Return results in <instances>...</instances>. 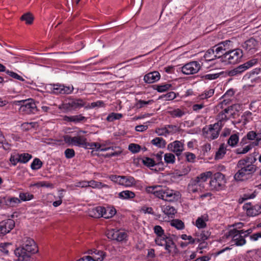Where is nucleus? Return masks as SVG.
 Masks as SVG:
<instances>
[{
    "mask_svg": "<svg viewBox=\"0 0 261 261\" xmlns=\"http://www.w3.org/2000/svg\"><path fill=\"white\" fill-rule=\"evenodd\" d=\"M256 167L253 164H248L247 166L244 168L242 171H244L246 175H249L253 173L256 171Z\"/></svg>",
    "mask_w": 261,
    "mask_h": 261,
    "instance_id": "41",
    "label": "nucleus"
},
{
    "mask_svg": "<svg viewBox=\"0 0 261 261\" xmlns=\"http://www.w3.org/2000/svg\"><path fill=\"white\" fill-rule=\"evenodd\" d=\"M203 57L206 61H211L216 58H221L222 55H218L216 53L215 49L213 47L206 51Z\"/></svg>",
    "mask_w": 261,
    "mask_h": 261,
    "instance_id": "19",
    "label": "nucleus"
},
{
    "mask_svg": "<svg viewBox=\"0 0 261 261\" xmlns=\"http://www.w3.org/2000/svg\"><path fill=\"white\" fill-rule=\"evenodd\" d=\"M179 198V192L170 189H162L160 195L161 199L169 202L177 200Z\"/></svg>",
    "mask_w": 261,
    "mask_h": 261,
    "instance_id": "5",
    "label": "nucleus"
},
{
    "mask_svg": "<svg viewBox=\"0 0 261 261\" xmlns=\"http://www.w3.org/2000/svg\"><path fill=\"white\" fill-rule=\"evenodd\" d=\"M207 216H202L198 217L195 222V225L198 228H203L206 226L205 221H207Z\"/></svg>",
    "mask_w": 261,
    "mask_h": 261,
    "instance_id": "30",
    "label": "nucleus"
},
{
    "mask_svg": "<svg viewBox=\"0 0 261 261\" xmlns=\"http://www.w3.org/2000/svg\"><path fill=\"white\" fill-rule=\"evenodd\" d=\"M104 207L97 206L93 208L90 212L89 215L94 218L103 217Z\"/></svg>",
    "mask_w": 261,
    "mask_h": 261,
    "instance_id": "23",
    "label": "nucleus"
},
{
    "mask_svg": "<svg viewBox=\"0 0 261 261\" xmlns=\"http://www.w3.org/2000/svg\"><path fill=\"white\" fill-rule=\"evenodd\" d=\"M154 232L158 236V237H162L163 236H165L164 234V230L159 225H156L154 226Z\"/></svg>",
    "mask_w": 261,
    "mask_h": 261,
    "instance_id": "58",
    "label": "nucleus"
},
{
    "mask_svg": "<svg viewBox=\"0 0 261 261\" xmlns=\"http://www.w3.org/2000/svg\"><path fill=\"white\" fill-rule=\"evenodd\" d=\"M5 202L6 205L13 207L16 205V204H18L20 202V199L16 197H11L7 199H5Z\"/></svg>",
    "mask_w": 261,
    "mask_h": 261,
    "instance_id": "33",
    "label": "nucleus"
},
{
    "mask_svg": "<svg viewBox=\"0 0 261 261\" xmlns=\"http://www.w3.org/2000/svg\"><path fill=\"white\" fill-rule=\"evenodd\" d=\"M120 198L123 199H129L134 198L135 194L134 192L130 191H123L119 194Z\"/></svg>",
    "mask_w": 261,
    "mask_h": 261,
    "instance_id": "37",
    "label": "nucleus"
},
{
    "mask_svg": "<svg viewBox=\"0 0 261 261\" xmlns=\"http://www.w3.org/2000/svg\"><path fill=\"white\" fill-rule=\"evenodd\" d=\"M218 119L219 120L218 122H219V125H221V127L223 125V122L226 121L228 120L229 118L225 114V113H220L218 116Z\"/></svg>",
    "mask_w": 261,
    "mask_h": 261,
    "instance_id": "47",
    "label": "nucleus"
},
{
    "mask_svg": "<svg viewBox=\"0 0 261 261\" xmlns=\"http://www.w3.org/2000/svg\"><path fill=\"white\" fill-rule=\"evenodd\" d=\"M122 117V115L119 113H112L107 118L108 121H113L114 120L119 119Z\"/></svg>",
    "mask_w": 261,
    "mask_h": 261,
    "instance_id": "48",
    "label": "nucleus"
},
{
    "mask_svg": "<svg viewBox=\"0 0 261 261\" xmlns=\"http://www.w3.org/2000/svg\"><path fill=\"white\" fill-rule=\"evenodd\" d=\"M196 236H197V237L196 238V242H200L201 241L207 240L209 236V233L207 231H203L201 233H200V235H198L196 233Z\"/></svg>",
    "mask_w": 261,
    "mask_h": 261,
    "instance_id": "46",
    "label": "nucleus"
},
{
    "mask_svg": "<svg viewBox=\"0 0 261 261\" xmlns=\"http://www.w3.org/2000/svg\"><path fill=\"white\" fill-rule=\"evenodd\" d=\"M141 148V146L139 145L136 144H130L128 146V149L133 153L138 152Z\"/></svg>",
    "mask_w": 261,
    "mask_h": 261,
    "instance_id": "56",
    "label": "nucleus"
},
{
    "mask_svg": "<svg viewBox=\"0 0 261 261\" xmlns=\"http://www.w3.org/2000/svg\"><path fill=\"white\" fill-rule=\"evenodd\" d=\"M169 237H167L166 236H163L162 237H158L155 240V243L160 246H164L165 244L166 240H167Z\"/></svg>",
    "mask_w": 261,
    "mask_h": 261,
    "instance_id": "54",
    "label": "nucleus"
},
{
    "mask_svg": "<svg viewBox=\"0 0 261 261\" xmlns=\"http://www.w3.org/2000/svg\"><path fill=\"white\" fill-rule=\"evenodd\" d=\"M243 47L251 54L254 53L258 47V41L253 37L250 38L244 42Z\"/></svg>",
    "mask_w": 261,
    "mask_h": 261,
    "instance_id": "11",
    "label": "nucleus"
},
{
    "mask_svg": "<svg viewBox=\"0 0 261 261\" xmlns=\"http://www.w3.org/2000/svg\"><path fill=\"white\" fill-rule=\"evenodd\" d=\"M6 72L7 74H8L11 77H12L15 79L18 80L20 81H24V79L22 77H21V76L18 75L17 73H16L13 71H9V70H7L6 71Z\"/></svg>",
    "mask_w": 261,
    "mask_h": 261,
    "instance_id": "55",
    "label": "nucleus"
},
{
    "mask_svg": "<svg viewBox=\"0 0 261 261\" xmlns=\"http://www.w3.org/2000/svg\"><path fill=\"white\" fill-rule=\"evenodd\" d=\"M162 151H160L155 155V164L157 165H163V162L162 161Z\"/></svg>",
    "mask_w": 261,
    "mask_h": 261,
    "instance_id": "61",
    "label": "nucleus"
},
{
    "mask_svg": "<svg viewBox=\"0 0 261 261\" xmlns=\"http://www.w3.org/2000/svg\"><path fill=\"white\" fill-rule=\"evenodd\" d=\"M212 175V173L211 171H208L201 174L199 176H197L194 179L197 181V183L198 184V186H199L200 187H204V186L202 184L203 182L206 181L207 179L209 177H211Z\"/></svg>",
    "mask_w": 261,
    "mask_h": 261,
    "instance_id": "21",
    "label": "nucleus"
},
{
    "mask_svg": "<svg viewBox=\"0 0 261 261\" xmlns=\"http://www.w3.org/2000/svg\"><path fill=\"white\" fill-rule=\"evenodd\" d=\"M153 102V100H149L148 101H145L143 100H139L136 104V106L137 108H141L147 105H150Z\"/></svg>",
    "mask_w": 261,
    "mask_h": 261,
    "instance_id": "51",
    "label": "nucleus"
},
{
    "mask_svg": "<svg viewBox=\"0 0 261 261\" xmlns=\"http://www.w3.org/2000/svg\"><path fill=\"white\" fill-rule=\"evenodd\" d=\"M73 87L65 86L63 85L56 84L53 85V92L56 94H68L73 90Z\"/></svg>",
    "mask_w": 261,
    "mask_h": 261,
    "instance_id": "14",
    "label": "nucleus"
},
{
    "mask_svg": "<svg viewBox=\"0 0 261 261\" xmlns=\"http://www.w3.org/2000/svg\"><path fill=\"white\" fill-rule=\"evenodd\" d=\"M171 225L178 229H182L184 228V223L178 219H174L171 222Z\"/></svg>",
    "mask_w": 261,
    "mask_h": 261,
    "instance_id": "42",
    "label": "nucleus"
},
{
    "mask_svg": "<svg viewBox=\"0 0 261 261\" xmlns=\"http://www.w3.org/2000/svg\"><path fill=\"white\" fill-rule=\"evenodd\" d=\"M175 158L171 153H166L164 155V160L167 164H173L175 162Z\"/></svg>",
    "mask_w": 261,
    "mask_h": 261,
    "instance_id": "43",
    "label": "nucleus"
},
{
    "mask_svg": "<svg viewBox=\"0 0 261 261\" xmlns=\"http://www.w3.org/2000/svg\"><path fill=\"white\" fill-rule=\"evenodd\" d=\"M221 128V125H219V122H217L213 125H209L207 128L204 127L202 131L204 135L210 134V138L214 140L218 137Z\"/></svg>",
    "mask_w": 261,
    "mask_h": 261,
    "instance_id": "7",
    "label": "nucleus"
},
{
    "mask_svg": "<svg viewBox=\"0 0 261 261\" xmlns=\"http://www.w3.org/2000/svg\"><path fill=\"white\" fill-rule=\"evenodd\" d=\"M162 187L161 186H156L153 187H149L147 189L148 193L153 194L155 196L160 198V195L162 192Z\"/></svg>",
    "mask_w": 261,
    "mask_h": 261,
    "instance_id": "24",
    "label": "nucleus"
},
{
    "mask_svg": "<svg viewBox=\"0 0 261 261\" xmlns=\"http://www.w3.org/2000/svg\"><path fill=\"white\" fill-rule=\"evenodd\" d=\"M257 61L258 60L257 59H251L246 62V63H244L243 64L239 65L236 68L229 71L228 72V74L229 76H230L240 74L249 68L256 64L257 63Z\"/></svg>",
    "mask_w": 261,
    "mask_h": 261,
    "instance_id": "3",
    "label": "nucleus"
},
{
    "mask_svg": "<svg viewBox=\"0 0 261 261\" xmlns=\"http://www.w3.org/2000/svg\"><path fill=\"white\" fill-rule=\"evenodd\" d=\"M34 197L33 195L29 193H21L19 194V198L22 201H28Z\"/></svg>",
    "mask_w": 261,
    "mask_h": 261,
    "instance_id": "49",
    "label": "nucleus"
},
{
    "mask_svg": "<svg viewBox=\"0 0 261 261\" xmlns=\"http://www.w3.org/2000/svg\"><path fill=\"white\" fill-rule=\"evenodd\" d=\"M81 102V100H70L63 103L62 108L67 111L80 108L82 105Z\"/></svg>",
    "mask_w": 261,
    "mask_h": 261,
    "instance_id": "15",
    "label": "nucleus"
},
{
    "mask_svg": "<svg viewBox=\"0 0 261 261\" xmlns=\"http://www.w3.org/2000/svg\"><path fill=\"white\" fill-rule=\"evenodd\" d=\"M162 211L165 214L171 218H173L176 213L175 209L173 206L169 205L164 206L162 207Z\"/></svg>",
    "mask_w": 261,
    "mask_h": 261,
    "instance_id": "28",
    "label": "nucleus"
},
{
    "mask_svg": "<svg viewBox=\"0 0 261 261\" xmlns=\"http://www.w3.org/2000/svg\"><path fill=\"white\" fill-rule=\"evenodd\" d=\"M151 143L158 148H163L165 147L166 142L162 138L156 137L151 140Z\"/></svg>",
    "mask_w": 261,
    "mask_h": 261,
    "instance_id": "25",
    "label": "nucleus"
},
{
    "mask_svg": "<svg viewBox=\"0 0 261 261\" xmlns=\"http://www.w3.org/2000/svg\"><path fill=\"white\" fill-rule=\"evenodd\" d=\"M254 146L252 145V143H251L250 144L245 146L243 148H238L236 149L235 152L238 154H245L248 152Z\"/></svg>",
    "mask_w": 261,
    "mask_h": 261,
    "instance_id": "35",
    "label": "nucleus"
},
{
    "mask_svg": "<svg viewBox=\"0 0 261 261\" xmlns=\"http://www.w3.org/2000/svg\"><path fill=\"white\" fill-rule=\"evenodd\" d=\"M117 235L115 237V240L117 241L121 242L125 240L127 237V234L125 232L117 230Z\"/></svg>",
    "mask_w": 261,
    "mask_h": 261,
    "instance_id": "45",
    "label": "nucleus"
},
{
    "mask_svg": "<svg viewBox=\"0 0 261 261\" xmlns=\"http://www.w3.org/2000/svg\"><path fill=\"white\" fill-rule=\"evenodd\" d=\"M224 183V175L220 172H217L213 175L209 184L212 189L219 190Z\"/></svg>",
    "mask_w": 261,
    "mask_h": 261,
    "instance_id": "4",
    "label": "nucleus"
},
{
    "mask_svg": "<svg viewBox=\"0 0 261 261\" xmlns=\"http://www.w3.org/2000/svg\"><path fill=\"white\" fill-rule=\"evenodd\" d=\"M162 98H165L166 100H170L176 97V94L174 92H170L161 96Z\"/></svg>",
    "mask_w": 261,
    "mask_h": 261,
    "instance_id": "60",
    "label": "nucleus"
},
{
    "mask_svg": "<svg viewBox=\"0 0 261 261\" xmlns=\"http://www.w3.org/2000/svg\"><path fill=\"white\" fill-rule=\"evenodd\" d=\"M244 230H238L236 229H233L229 231V236L232 238L233 241L237 246H242L246 243V240L244 239Z\"/></svg>",
    "mask_w": 261,
    "mask_h": 261,
    "instance_id": "8",
    "label": "nucleus"
},
{
    "mask_svg": "<svg viewBox=\"0 0 261 261\" xmlns=\"http://www.w3.org/2000/svg\"><path fill=\"white\" fill-rule=\"evenodd\" d=\"M251 210H252L253 213L255 214L253 215V216L258 215L259 213H261V205L256 204L252 206Z\"/></svg>",
    "mask_w": 261,
    "mask_h": 261,
    "instance_id": "64",
    "label": "nucleus"
},
{
    "mask_svg": "<svg viewBox=\"0 0 261 261\" xmlns=\"http://www.w3.org/2000/svg\"><path fill=\"white\" fill-rule=\"evenodd\" d=\"M225 153L226 149L224 146V144H222L220 145L218 150L216 152L215 158L216 160L221 159L224 156Z\"/></svg>",
    "mask_w": 261,
    "mask_h": 261,
    "instance_id": "36",
    "label": "nucleus"
},
{
    "mask_svg": "<svg viewBox=\"0 0 261 261\" xmlns=\"http://www.w3.org/2000/svg\"><path fill=\"white\" fill-rule=\"evenodd\" d=\"M181 238L182 240H188L189 241V244H194L196 242V239H193L191 236H187V234H184L181 236Z\"/></svg>",
    "mask_w": 261,
    "mask_h": 261,
    "instance_id": "62",
    "label": "nucleus"
},
{
    "mask_svg": "<svg viewBox=\"0 0 261 261\" xmlns=\"http://www.w3.org/2000/svg\"><path fill=\"white\" fill-rule=\"evenodd\" d=\"M230 43V41L226 40L214 46V48L215 49L216 53L218 55H220V54L223 55L224 54L223 51L229 49V45Z\"/></svg>",
    "mask_w": 261,
    "mask_h": 261,
    "instance_id": "18",
    "label": "nucleus"
},
{
    "mask_svg": "<svg viewBox=\"0 0 261 261\" xmlns=\"http://www.w3.org/2000/svg\"><path fill=\"white\" fill-rule=\"evenodd\" d=\"M168 149L172 152H174L177 156L180 155L184 150V144L179 141H175L168 144Z\"/></svg>",
    "mask_w": 261,
    "mask_h": 261,
    "instance_id": "13",
    "label": "nucleus"
},
{
    "mask_svg": "<svg viewBox=\"0 0 261 261\" xmlns=\"http://www.w3.org/2000/svg\"><path fill=\"white\" fill-rule=\"evenodd\" d=\"M34 19V17L33 14L30 12L24 14L20 17V20L22 21H25L27 24H32Z\"/></svg>",
    "mask_w": 261,
    "mask_h": 261,
    "instance_id": "27",
    "label": "nucleus"
},
{
    "mask_svg": "<svg viewBox=\"0 0 261 261\" xmlns=\"http://www.w3.org/2000/svg\"><path fill=\"white\" fill-rule=\"evenodd\" d=\"M239 135L238 134L231 135L228 140L227 143L231 147H234L239 142Z\"/></svg>",
    "mask_w": 261,
    "mask_h": 261,
    "instance_id": "32",
    "label": "nucleus"
},
{
    "mask_svg": "<svg viewBox=\"0 0 261 261\" xmlns=\"http://www.w3.org/2000/svg\"><path fill=\"white\" fill-rule=\"evenodd\" d=\"M164 246L165 249L167 251L168 253L172 254L173 256H174L178 253V249L171 238L166 240Z\"/></svg>",
    "mask_w": 261,
    "mask_h": 261,
    "instance_id": "12",
    "label": "nucleus"
},
{
    "mask_svg": "<svg viewBox=\"0 0 261 261\" xmlns=\"http://www.w3.org/2000/svg\"><path fill=\"white\" fill-rule=\"evenodd\" d=\"M200 68L201 66L197 61H192L183 66L181 70L184 74L189 75L197 73Z\"/></svg>",
    "mask_w": 261,
    "mask_h": 261,
    "instance_id": "6",
    "label": "nucleus"
},
{
    "mask_svg": "<svg viewBox=\"0 0 261 261\" xmlns=\"http://www.w3.org/2000/svg\"><path fill=\"white\" fill-rule=\"evenodd\" d=\"M242 169H240L239 171L235 174L234 178L237 181H242L243 180V178L247 175L244 171H242Z\"/></svg>",
    "mask_w": 261,
    "mask_h": 261,
    "instance_id": "44",
    "label": "nucleus"
},
{
    "mask_svg": "<svg viewBox=\"0 0 261 261\" xmlns=\"http://www.w3.org/2000/svg\"><path fill=\"white\" fill-rule=\"evenodd\" d=\"M74 151L73 149L67 148L65 151V155L66 158L71 159L74 156Z\"/></svg>",
    "mask_w": 261,
    "mask_h": 261,
    "instance_id": "63",
    "label": "nucleus"
},
{
    "mask_svg": "<svg viewBox=\"0 0 261 261\" xmlns=\"http://www.w3.org/2000/svg\"><path fill=\"white\" fill-rule=\"evenodd\" d=\"M142 162L146 166L151 168L156 165L155 160L149 157H144L142 160Z\"/></svg>",
    "mask_w": 261,
    "mask_h": 261,
    "instance_id": "39",
    "label": "nucleus"
},
{
    "mask_svg": "<svg viewBox=\"0 0 261 261\" xmlns=\"http://www.w3.org/2000/svg\"><path fill=\"white\" fill-rule=\"evenodd\" d=\"M243 209L246 211L247 216L250 217H253L254 213H253L251 210L252 206H251V203H246L243 205Z\"/></svg>",
    "mask_w": 261,
    "mask_h": 261,
    "instance_id": "50",
    "label": "nucleus"
},
{
    "mask_svg": "<svg viewBox=\"0 0 261 261\" xmlns=\"http://www.w3.org/2000/svg\"><path fill=\"white\" fill-rule=\"evenodd\" d=\"M103 212V218L106 219H109L112 218L116 214V211L113 207H108L107 208L104 207Z\"/></svg>",
    "mask_w": 261,
    "mask_h": 261,
    "instance_id": "29",
    "label": "nucleus"
},
{
    "mask_svg": "<svg viewBox=\"0 0 261 261\" xmlns=\"http://www.w3.org/2000/svg\"><path fill=\"white\" fill-rule=\"evenodd\" d=\"M38 251L37 246L34 241L28 237L23 239L21 247L16 248L14 251L15 255L18 257L16 261H27L32 254Z\"/></svg>",
    "mask_w": 261,
    "mask_h": 261,
    "instance_id": "1",
    "label": "nucleus"
},
{
    "mask_svg": "<svg viewBox=\"0 0 261 261\" xmlns=\"http://www.w3.org/2000/svg\"><path fill=\"white\" fill-rule=\"evenodd\" d=\"M103 106V102L102 101H97L96 102H94L91 103V106H89L88 105H86L85 103L83 102V107H85V108H95V107H100Z\"/></svg>",
    "mask_w": 261,
    "mask_h": 261,
    "instance_id": "57",
    "label": "nucleus"
},
{
    "mask_svg": "<svg viewBox=\"0 0 261 261\" xmlns=\"http://www.w3.org/2000/svg\"><path fill=\"white\" fill-rule=\"evenodd\" d=\"M100 255V257H92L87 255L83 257V261H102L103 259L105 253L103 252H98Z\"/></svg>",
    "mask_w": 261,
    "mask_h": 261,
    "instance_id": "34",
    "label": "nucleus"
},
{
    "mask_svg": "<svg viewBox=\"0 0 261 261\" xmlns=\"http://www.w3.org/2000/svg\"><path fill=\"white\" fill-rule=\"evenodd\" d=\"M83 147L85 148L86 149H94L96 148L97 150L100 151H105L108 149V148H101L100 145L97 143H88L86 141V139H84L83 138Z\"/></svg>",
    "mask_w": 261,
    "mask_h": 261,
    "instance_id": "20",
    "label": "nucleus"
},
{
    "mask_svg": "<svg viewBox=\"0 0 261 261\" xmlns=\"http://www.w3.org/2000/svg\"><path fill=\"white\" fill-rule=\"evenodd\" d=\"M23 104L19 108V111L26 114L35 113L37 111L35 103L32 99H28L23 101Z\"/></svg>",
    "mask_w": 261,
    "mask_h": 261,
    "instance_id": "9",
    "label": "nucleus"
},
{
    "mask_svg": "<svg viewBox=\"0 0 261 261\" xmlns=\"http://www.w3.org/2000/svg\"><path fill=\"white\" fill-rule=\"evenodd\" d=\"M171 86V85L168 84L162 85H156L155 90H156L159 92H163L168 90Z\"/></svg>",
    "mask_w": 261,
    "mask_h": 261,
    "instance_id": "52",
    "label": "nucleus"
},
{
    "mask_svg": "<svg viewBox=\"0 0 261 261\" xmlns=\"http://www.w3.org/2000/svg\"><path fill=\"white\" fill-rule=\"evenodd\" d=\"M64 140L69 145L80 146L82 145V139L81 137H71L66 135L64 137Z\"/></svg>",
    "mask_w": 261,
    "mask_h": 261,
    "instance_id": "17",
    "label": "nucleus"
},
{
    "mask_svg": "<svg viewBox=\"0 0 261 261\" xmlns=\"http://www.w3.org/2000/svg\"><path fill=\"white\" fill-rule=\"evenodd\" d=\"M166 131L167 134L175 133L178 130V128L177 126L173 125H166Z\"/></svg>",
    "mask_w": 261,
    "mask_h": 261,
    "instance_id": "53",
    "label": "nucleus"
},
{
    "mask_svg": "<svg viewBox=\"0 0 261 261\" xmlns=\"http://www.w3.org/2000/svg\"><path fill=\"white\" fill-rule=\"evenodd\" d=\"M243 56V51L240 49L229 50L222 55L221 60L229 64L237 63Z\"/></svg>",
    "mask_w": 261,
    "mask_h": 261,
    "instance_id": "2",
    "label": "nucleus"
},
{
    "mask_svg": "<svg viewBox=\"0 0 261 261\" xmlns=\"http://www.w3.org/2000/svg\"><path fill=\"white\" fill-rule=\"evenodd\" d=\"M197 186H198L197 181L194 179H192L188 186V191L189 192L196 193L198 191Z\"/></svg>",
    "mask_w": 261,
    "mask_h": 261,
    "instance_id": "31",
    "label": "nucleus"
},
{
    "mask_svg": "<svg viewBox=\"0 0 261 261\" xmlns=\"http://www.w3.org/2000/svg\"><path fill=\"white\" fill-rule=\"evenodd\" d=\"M42 161L38 158H35L31 165V167L33 170H38L41 168L42 166Z\"/></svg>",
    "mask_w": 261,
    "mask_h": 261,
    "instance_id": "38",
    "label": "nucleus"
},
{
    "mask_svg": "<svg viewBox=\"0 0 261 261\" xmlns=\"http://www.w3.org/2000/svg\"><path fill=\"white\" fill-rule=\"evenodd\" d=\"M121 180L119 185L124 186L125 187H130L135 184V180L134 177L132 176H121Z\"/></svg>",
    "mask_w": 261,
    "mask_h": 261,
    "instance_id": "22",
    "label": "nucleus"
},
{
    "mask_svg": "<svg viewBox=\"0 0 261 261\" xmlns=\"http://www.w3.org/2000/svg\"><path fill=\"white\" fill-rule=\"evenodd\" d=\"M160 79V74L158 71L150 72L146 75L144 77V81L147 83H154Z\"/></svg>",
    "mask_w": 261,
    "mask_h": 261,
    "instance_id": "16",
    "label": "nucleus"
},
{
    "mask_svg": "<svg viewBox=\"0 0 261 261\" xmlns=\"http://www.w3.org/2000/svg\"><path fill=\"white\" fill-rule=\"evenodd\" d=\"M171 114L173 117H181L185 114V112L179 109H177L171 111Z\"/></svg>",
    "mask_w": 261,
    "mask_h": 261,
    "instance_id": "59",
    "label": "nucleus"
},
{
    "mask_svg": "<svg viewBox=\"0 0 261 261\" xmlns=\"http://www.w3.org/2000/svg\"><path fill=\"white\" fill-rule=\"evenodd\" d=\"M15 226L13 220L8 219L0 222V236L9 233Z\"/></svg>",
    "mask_w": 261,
    "mask_h": 261,
    "instance_id": "10",
    "label": "nucleus"
},
{
    "mask_svg": "<svg viewBox=\"0 0 261 261\" xmlns=\"http://www.w3.org/2000/svg\"><path fill=\"white\" fill-rule=\"evenodd\" d=\"M12 244L10 243H5L0 244V251L6 254H8Z\"/></svg>",
    "mask_w": 261,
    "mask_h": 261,
    "instance_id": "40",
    "label": "nucleus"
},
{
    "mask_svg": "<svg viewBox=\"0 0 261 261\" xmlns=\"http://www.w3.org/2000/svg\"><path fill=\"white\" fill-rule=\"evenodd\" d=\"M32 156L31 154L28 153H23L18 154L17 159L16 162H19L21 163H27L31 158Z\"/></svg>",
    "mask_w": 261,
    "mask_h": 261,
    "instance_id": "26",
    "label": "nucleus"
}]
</instances>
